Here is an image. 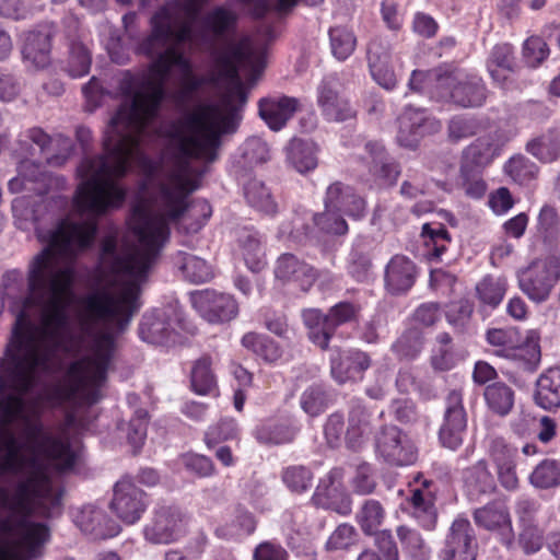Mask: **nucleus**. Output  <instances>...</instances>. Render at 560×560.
<instances>
[{
  "label": "nucleus",
  "mask_w": 560,
  "mask_h": 560,
  "mask_svg": "<svg viewBox=\"0 0 560 560\" xmlns=\"http://www.w3.org/2000/svg\"><path fill=\"white\" fill-rule=\"evenodd\" d=\"M329 39L332 55L340 61L348 59L357 46L353 32L343 26L330 27Z\"/></svg>",
  "instance_id": "0e129e2a"
},
{
  "label": "nucleus",
  "mask_w": 560,
  "mask_h": 560,
  "mask_svg": "<svg viewBox=\"0 0 560 560\" xmlns=\"http://www.w3.org/2000/svg\"><path fill=\"white\" fill-rule=\"evenodd\" d=\"M151 31L137 46V52L152 58L158 50L170 43L174 46L185 44L191 39L190 24L184 22L175 28V16L170 4L160 7L150 19Z\"/></svg>",
  "instance_id": "6e6552de"
},
{
  "label": "nucleus",
  "mask_w": 560,
  "mask_h": 560,
  "mask_svg": "<svg viewBox=\"0 0 560 560\" xmlns=\"http://www.w3.org/2000/svg\"><path fill=\"white\" fill-rule=\"evenodd\" d=\"M184 514L176 505L159 504L142 529L143 537L153 545H168L179 537Z\"/></svg>",
  "instance_id": "2eb2a0df"
},
{
  "label": "nucleus",
  "mask_w": 560,
  "mask_h": 560,
  "mask_svg": "<svg viewBox=\"0 0 560 560\" xmlns=\"http://www.w3.org/2000/svg\"><path fill=\"white\" fill-rule=\"evenodd\" d=\"M396 533L402 549L412 560L431 559L432 550L418 530L406 525H400L397 527Z\"/></svg>",
  "instance_id": "4d7b16f0"
},
{
  "label": "nucleus",
  "mask_w": 560,
  "mask_h": 560,
  "mask_svg": "<svg viewBox=\"0 0 560 560\" xmlns=\"http://www.w3.org/2000/svg\"><path fill=\"white\" fill-rule=\"evenodd\" d=\"M312 228H307L305 236L308 240L316 238L318 235L343 236L349 231V225L343 215L334 209H325L315 212L312 217Z\"/></svg>",
  "instance_id": "e433bc0d"
},
{
  "label": "nucleus",
  "mask_w": 560,
  "mask_h": 560,
  "mask_svg": "<svg viewBox=\"0 0 560 560\" xmlns=\"http://www.w3.org/2000/svg\"><path fill=\"white\" fill-rule=\"evenodd\" d=\"M508 287L505 278L493 275H486L476 283L474 296L477 301V312L483 319L500 306Z\"/></svg>",
  "instance_id": "7c9ffc66"
},
{
  "label": "nucleus",
  "mask_w": 560,
  "mask_h": 560,
  "mask_svg": "<svg viewBox=\"0 0 560 560\" xmlns=\"http://www.w3.org/2000/svg\"><path fill=\"white\" fill-rule=\"evenodd\" d=\"M155 55L150 66L152 75L124 73L119 91L131 98V104L118 107L112 116L103 138L104 153L84 158L78 167L79 176L85 179L75 189L73 206L81 214L102 217L124 206L127 188L118 180L128 174L129 160L139 145L131 129L141 131L158 117L172 68H188L189 59L174 45Z\"/></svg>",
  "instance_id": "f03ea898"
},
{
  "label": "nucleus",
  "mask_w": 560,
  "mask_h": 560,
  "mask_svg": "<svg viewBox=\"0 0 560 560\" xmlns=\"http://www.w3.org/2000/svg\"><path fill=\"white\" fill-rule=\"evenodd\" d=\"M177 322V326L186 329L184 319L175 310L172 315L166 311H153L143 315L139 325L140 338L151 345L168 346L176 341V330L173 322Z\"/></svg>",
  "instance_id": "412c9836"
},
{
  "label": "nucleus",
  "mask_w": 560,
  "mask_h": 560,
  "mask_svg": "<svg viewBox=\"0 0 560 560\" xmlns=\"http://www.w3.org/2000/svg\"><path fill=\"white\" fill-rule=\"evenodd\" d=\"M521 291L534 303L546 302L560 280V255L534 259L517 275Z\"/></svg>",
  "instance_id": "1a4fd4ad"
},
{
  "label": "nucleus",
  "mask_w": 560,
  "mask_h": 560,
  "mask_svg": "<svg viewBox=\"0 0 560 560\" xmlns=\"http://www.w3.org/2000/svg\"><path fill=\"white\" fill-rule=\"evenodd\" d=\"M130 230L137 237L140 249L130 247L118 250V238L108 233L100 242L98 264L103 272L112 277L126 276L118 295L102 290L88 294L83 301L82 324H114L125 330L132 316L141 307V282L168 242L170 230L161 215L152 214L144 206L132 208Z\"/></svg>",
  "instance_id": "7ed1b4c3"
},
{
  "label": "nucleus",
  "mask_w": 560,
  "mask_h": 560,
  "mask_svg": "<svg viewBox=\"0 0 560 560\" xmlns=\"http://www.w3.org/2000/svg\"><path fill=\"white\" fill-rule=\"evenodd\" d=\"M242 346L268 364H277L283 357V348L267 335L255 331L246 332Z\"/></svg>",
  "instance_id": "79ce46f5"
},
{
  "label": "nucleus",
  "mask_w": 560,
  "mask_h": 560,
  "mask_svg": "<svg viewBox=\"0 0 560 560\" xmlns=\"http://www.w3.org/2000/svg\"><path fill=\"white\" fill-rule=\"evenodd\" d=\"M243 192L247 203L252 208L267 215H273L277 213V202L275 201L270 190L261 180L257 178L248 179L244 184Z\"/></svg>",
  "instance_id": "3c124183"
},
{
  "label": "nucleus",
  "mask_w": 560,
  "mask_h": 560,
  "mask_svg": "<svg viewBox=\"0 0 560 560\" xmlns=\"http://www.w3.org/2000/svg\"><path fill=\"white\" fill-rule=\"evenodd\" d=\"M376 453L388 464L408 466L417 460V448L396 425H384L376 436Z\"/></svg>",
  "instance_id": "f3484780"
},
{
  "label": "nucleus",
  "mask_w": 560,
  "mask_h": 560,
  "mask_svg": "<svg viewBox=\"0 0 560 560\" xmlns=\"http://www.w3.org/2000/svg\"><path fill=\"white\" fill-rule=\"evenodd\" d=\"M150 504V495L139 488L131 475H125L113 487L112 513L126 525L138 523Z\"/></svg>",
  "instance_id": "9b49d317"
},
{
  "label": "nucleus",
  "mask_w": 560,
  "mask_h": 560,
  "mask_svg": "<svg viewBox=\"0 0 560 560\" xmlns=\"http://www.w3.org/2000/svg\"><path fill=\"white\" fill-rule=\"evenodd\" d=\"M103 523H113L106 514L94 506H84L75 516V524L85 534L95 537H105L106 530Z\"/></svg>",
  "instance_id": "052dcab7"
},
{
  "label": "nucleus",
  "mask_w": 560,
  "mask_h": 560,
  "mask_svg": "<svg viewBox=\"0 0 560 560\" xmlns=\"http://www.w3.org/2000/svg\"><path fill=\"white\" fill-rule=\"evenodd\" d=\"M0 534L5 537L20 534L19 540L14 544L24 548L30 555L35 553L50 536L46 524L30 522L27 517L13 515L0 517Z\"/></svg>",
  "instance_id": "aec40b11"
},
{
  "label": "nucleus",
  "mask_w": 560,
  "mask_h": 560,
  "mask_svg": "<svg viewBox=\"0 0 560 560\" xmlns=\"http://www.w3.org/2000/svg\"><path fill=\"white\" fill-rule=\"evenodd\" d=\"M467 422L463 392L460 389H452L445 398L443 422L438 432L441 445L451 451L458 450L464 442Z\"/></svg>",
  "instance_id": "4468645a"
},
{
  "label": "nucleus",
  "mask_w": 560,
  "mask_h": 560,
  "mask_svg": "<svg viewBox=\"0 0 560 560\" xmlns=\"http://www.w3.org/2000/svg\"><path fill=\"white\" fill-rule=\"evenodd\" d=\"M281 480L290 492L302 494L312 488L314 472L305 465H289L281 470Z\"/></svg>",
  "instance_id": "13d9d810"
},
{
  "label": "nucleus",
  "mask_w": 560,
  "mask_h": 560,
  "mask_svg": "<svg viewBox=\"0 0 560 560\" xmlns=\"http://www.w3.org/2000/svg\"><path fill=\"white\" fill-rule=\"evenodd\" d=\"M370 366L371 358L359 349H336L330 355V374L338 384L361 381Z\"/></svg>",
  "instance_id": "393cba45"
},
{
  "label": "nucleus",
  "mask_w": 560,
  "mask_h": 560,
  "mask_svg": "<svg viewBox=\"0 0 560 560\" xmlns=\"http://www.w3.org/2000/svg\"><path fill=\"white\" fill-rule=\"evenodd\" d=\"M275 278L283 285H293L308 292L319 277V271L291 253H284L276 261Z\"/></svg>",
  "instance_id": "b1692460"
},
{
  "label": "nucleus",
  "mask_w": 560,
  "mask_h": 560,
  "mask_svg": "<svg viewBox=\"0 0 560 560\" xmlns=\"http://www.w3.org/2000/svg\"><path fill=\"white\" fill-rule=\"evenodd\" d=\"M439 82L447 90L452 102L460 107H480L486 103L488 89L481 77L477 74L445 73Z\"/></svg>",
  "instance_id": "dca6fc26"
},
{
  "label": "nucleus",
  "mask_w": 560,
  "mask_h": 560,
  "mask_svg": "<svg viewBox=\"0 0 560 560\" xmlns=\"http://www.w3.org/2000/svg\"><path fill=\"white\" fill-rule=\"evenodd\" d=\"M530 482L540 489H549L560 485V464L556 460H542L532 472Z\"/></svg>",
  "instance_id": "774afa93"
},
{
  "label": "nucleus",
  "mask_w": 560,
  "mask_h": 560,
  "mask_svg": "<svg viewBox=\"0 0 560 560\" xmlns=\"http://www.w3.org/2000/svg\"><path fill=\"white\" fill-rule=\"evenodd\" d=\"M539 341V334L535 330H529L525 337L521 335L518 345L513 346L505 359L513 361L518 369L525 372H535L541 360Z\"/></svg>",
  "instance_id": "72a5a7b5"
},
{
  "label": "nucleus",
  "mask_w": 560,
  "mask_h": 560,
  "mask_svg": "<svg viewBox=\"0 0 560 560\" xmlns=\"http://www.w3.org/2000/svg\"><path fill=\"white\" fill-rule=\"evenodd\" d=\"M504 172L515 183L525 184L537 176L538 166L528 158L516 154L504 164Z\"/></svg>",
  "instance_id": "338daca9"
},
{
  "label": "nucleus",
  "mask_w": 560,
  "mask_h": 560,
  "mask_svg": "<svg viewBox=\"0 0 560 560\" xmlns=\"http://www.w3.org/2000/svg\"><path fill=\"white\" fill-rule=\"evenodd\" d=\"M317 105L327 121L342 122L355 117V109L340 92L335 77H327L317 86Z\"/></svg>",
  "instance_id": "5701e85b"
},
{
  "label": "nucleus",
  "mask_w": 560,
  "mask_h": 560,
  "mask_svg": "<svg viewBox=\"0 0 560 560\" xmlns=\"http://www.w3.org/2000/svg\"><path fill=\"white\" fill-rule=\"evenodd\" d=\"M191 390L200 396H219L217 376L212 371V359L205 354L192 364L190 371Z\"/></svg>",
  "instance_id": "58836bf2"
},
{
  "label": "nucleus",
  "mask_w": 560,
  "mask_h": 560,
  "mask_svg": "<svg viewBox=\"0 0 560 560\" xmlns=\"http://www.w3.org/2000/svg\"><path fill=\"white\" fill-rule=\"evenodd\" d=\"M431 481L425 480L421 488L411 490L408 499L413 514L422 527L433 529L436 523L435 495L430 491Z\"/></svg>",
  "instance_id": "4c0bfd02"
},
{
  "label": "nucleus",
  "mask_w": 560,
  "mask_h": 560,
  "mask_svg": "<svg viewBox=\"0 0 560 560\" xmlns=\"http://www.w3.org/2000/svg\"><path fill=\"white\" fill-rule=\"evenodd\" d=\"M493 156L494 147L492 138L490 136L477 138L463 151L460 174H467L468 171H477V168L488 165L493 160Z\"/></svg>",
  "instance_id": "ea45409f"
},
{
  "label": "nucleus",
  "mask_w": 560,
  "mask_h": 560,
  "mask_svg": "<svg viewBox=\"0 0 560 560\" xmlns=\"http://www.w3.org/2000/svg\"><path fill=\"white\" fill-rule=\"evenodd\" d=\"M173 260L184 278L192 283H203L212 278L211 268L202 258L185 252H177Z\"/></svg>",
  "instance_id": "603ef678"
},
{
  "label": "nucleus",
  "mask_w": 560,
  "mask_h": 560,
  "mask_svg": "<svg viewBox=\"0 0 560 560\" xmlns=\"http://www.w3.org/2000/svg\"><path fill=\"white\" fill-rule=\"evenodd\" d=\"M397 142L400 147L416 149L421 138L441 129V124L431 117L425 109L408 106L399 115Z\"/></svg>",
  "instance_id": "a211bd4d"
},
{
  "label": "nucleus",
  "mask_w": 560,
  "mask_h": 560,
  "mask_svg": "<svg viewBox=\"0 0 560 560\" xmlns=\"http://www.w3.org/2000/svg\"><path fill=\"white\" fill-rule=\"evenodd\" d=\"M247 54L240 43L230 42L224 49L217 54L214 61L219 73L224 79L235 83H242L238 74V65L246 60Z\"/></svg>",
  "instance_id": "a18cd8bd"
},
{
  "label": "nucleus",
  "mask_w": 560,
  "mask_h": 560,
  "mask_svg": "<svg viewBox=\"0 0 560 560\" xmlns=\"http://www.w3.org/2000/svg\"><path fill=\"white\" fill-rule=\"evenodd\" d=\"M368 62L373 79L386 90H393L396 86V75L387 65V55L383 57L374 54L372 44L368 47Z\"/></svg>",
  "instance_id": "69168bd1"
},
{
  "label": "nucleus",
  "mask_w": 560,
  "mask_h": 560,
  "mask_svg": "<svg viewBox=\"0 0 560 560\" xmlns=\"http://www.w3.org/2000/svg\"><path fill=\"white\" fill-rule=\"evenodd\" d=\"M299 428L289 419H275L264 422L256 429V439L264 444H287L294 441Z\"/></svg>",
  "instance_id": "c03bdc74"
},
{
  "label": "nucleus",
  "mask_w": 560,
  "mask_h": 560,
  "mask_svg": "<svg viewBox=\"0 0 560 560\" xmlns=\"http://www.w3.org/2000/svg\"><path fill=\"white\" fill-rule=\"evenodd\" d=\"M477 547L470 522L467 518L457 517L448 529L438 558L439 560H476Z\"/></svg>",
  "instance_id": "6ab92c4d"
},
{
  "label": "nucleus",
  "mask_w": 560,
  "mask_h": 560,
  "mask_svg": "<svg viewBox=\"0 0 560 560\" xmlns=\"http://www.w3.org/2000/svg\"><path fill=\"white\" fill-rule=\"evenodd\" d=\"M300 106V100L293 96H269L259 100L258 113L272 131H279L287 126Z\"/></svg>",
  "instance_id": "cd10ccee"
},
{
  "label": "nucleus",
  "mask_w": 560,
  "mask_h": 560,
  "mask_svg": "<svg viewBox=\"0 0 560 560\" xmlns=\"http://www.w3.org/2000/svg\"><path fill=\"white\" fill-rule=\"evenodd\" d=\"M25 436L34 445L35 451L55 463L60 471L71 470L77 462V455L68 439H61L45 432L42 422H30L24 430Z\"/></svg>",
  "instance_id": "f8f14e48"
},
{
  "label": "nucleus",
  "mask_w": 560,
  "mask_h": 560,
  "mask_svg": "<svg viewBox=\"0 0 560 560\" xmlns=\"http://www.w3.org/2000/svg\"><path fill=\"white\" fill-rule=\"evenodd\" d=\"M534 399L546 410L560 408V366L549 368L538 377Z\"/></svg>",
  "instance_id": "c9c22d12"
},
{
  "label": "nucleus",
  "mask_w": 560,
  "mask_h": 560,
  "mask_svg": "<svg viewBox=\"0 0 560 560\" xmlns=\"http://www.w3.org/2000/svg\"><path fill=\"white\" fill-rule=\"evenodd\" d=\"M475 523L488 530L500 528L511 529V518L508 506L501 500H494L487 505L476 509L474 512Z\"/></svg>",
  "instance_id": "8fccbe9b"
},
{
  "label": "nucleus",
  "mask_w": 560,
  "mask_h": 560,
  "mask_svg": "<svg viewBox=\"0 0 560 560\" xmlns=\"http://www.w3.org/2000/svg\"><path fill=\"white\" fill-rule=\"evenodd\" d=\"M0 451L4 452L1 463L12 475L20 474L26 465L33 470L32 460L39 464L35 458L27 459L22 454V445L10 428H0Z\"/></svg>",
  "instance_id": "f704fd0d"
},
{
  "label": "nucleus",
  "mask_w": 560,
  "mask_h": 560,
  "mask_svg": "<svg viewBox=\"0 0 560 560\" xmlns=\"http://www.w3.org/2000/svg\"><path fill=\"white\" fill-rule=\"evenodd\" d=\"M238 244L247 268L253 272L262 270L266 259L261 235L257 231L244 229L238 236Z\"/></svg>",
  "instance_id": "de8ad7c7"
},
{
  "label": "nucleus",
  "mask_w": 560,
  "mask_h": 560,
  "mask_svg": "<svg viewBox=\"0 0 560 560\" xmlns=\"http://www.w3.org/2000/svg\"><path fill=\"white\" fill-rule=\"evenodd\" d=\"M98 224L94 220H61L49 234L48 245L31 260L27 269L30 294L24 308L43 306L40 323L35 324L22 310L0 359V425H10L24 410L23 396L35 386L38 372H46L56 345L69 326L68 306L74 284V270L58 267L57 257H74L90 249Z\"/></svg>",
  "instance_id": "f257e3e1"
},
{
  "label": "nucleus",
  "mask_w": 560,
  "mask_h": 560,
  "mask_svg": "<svg viewBox=\"0 0 560 560\" xmlns=\"http://www.w3.org/2000/svg\"><path fill=\"white\" fill-rule=\"evenodd\" d=\"M483 395L489 409L499 416H506L513 408L514 390L503 382L488 385Z\"/></svg>",
  "instance_id": "5fc2aeb1"
},
{
  "label": "nucleus",
  "mask_w": 560,
  "mask_h": 560,
  "mask_svg": "<svg viewBox=\"0 0 560 560\" xmlns=\"http://www.w3.org/2000/svg\"><path fill=\"white\" fill-rule=\"evenodd\" d=\"M365 149L371 158L370 174L384 185H395L400 175L399 164L388 156L384 145L377 141L368 142Z\"/></svg>",
  "instance_id": "473e14b6"
},
{
  "label": "nucleus",
  "mask_w": 560,
  "mask_h": 560,
  "mask_svg": "<svg viewBox=\"0 0 560 560\" xmlns=\"http://www.w3.org/2000/svg\"><path fill=\"white\" fill-rule=\"evenodd\" d=\"M202 27L214 37L222 38L235 31L237 15L224 7H215L210 10L201 20Z\"/></svg>",
  "instance_id": "864d4df0"
},
{
  "label": "nucleus",
  "mask_w": 560,
  "mask_h": 560,
  "mask_svg": "<svg viewBox=\"0 0 560 560\" xmlns=\"http://www.w3.org/2000/svg\"><path fill=\"white\" fill-rule=\"evenodd\" d=\"M194 308L209 323H224L235 318L238 304L233 295L206 289L191 294Z\"/></svg>",
  "instance_id": "4be33fe9"
},
{
  "label": "nucleus",
  "mask_w": 560,
  "mask_h": 560,
  "mask_svg": "<svg viewBox=\"0 0 560 560\" xmlns=\"http://www.w3.org/2000/svg\"><path fill=\"white\" fill-rule=\"evenodd\" d=\"M372 432L371 412L359 400L350 404L345 433V444L348 450L360 451Z\"/></svg>",
  "instance_id": "2f4dec72"
},
{
  "label": "nucleus",
  "mask_w": 560,
  "mask_h": 560,
  "mask_svg": "<svg viewBox=\"0 0 560 560\" xmlns=\"http://www.w3.org/2000/svg\"><path fill=\"white\" fill-rule=\"evenodd\" d=\"M179 168L180 172L171 175V184L162 185L160 189L164 212L149 210L154 215H161L170 231V223L177 222L185 214L188 209L187 198L199 188V179L188 176L187 170Z\"/></svg>",
  "instance_id": "ddd939ff"
},
{
  "label": "nucleus",
  "mask_w": 560,
  "mask_h": 560,
  "mask_svg": "<svg viewBox=\"0 0 560 560\" xmlns=\"http://www.w3.org/2000/svg\"><path fill=\"white\" fill-rule=\"evenodd\" d=\"M328 404L329 396L323 384H312L300 397V406L310 417H317L323 413Z\"/></svg>",
  "instance_id": "e2e57ef3"
},
{
  "label": "nucleus",
  "mask_w": 560,
  "mask_h": 560,
  "mask_svg": "<svg viewBox=\"0 0 560 560\" xmlns=\"http://www.w3.org/2000/svg\"><path fill=\"white\" fill-rule=\"evenodd\" d=\"M56 32L52 25L44 24L30 31L24 38L22 57L35 68L43 69L50 63L51 40Z\"/></svg>",
  "instance_id": "c756f323"
},
{
  "label": "nucleus",
  "mask_w": 560,
  "mask_h": 560,
  "mask_svg": "<svg viewBox=\"0 0 560 560\" xmlns=\"http://www.w3.org/2000/svg\"><path fill=\"white\" fill-rule=\"evenodd\" d=\"M385 510L380 501L374 499L365 500L355 515V521L366 536L376 534L385 518Z\"/></svg>",
  "instance_id": "bf43d9fd"
},
{
  "label": "nucleus",
  "mask_w": 560,
  "mask_h": 560,
  "mask_svg": "<svg viewBox=\"0 0 560 560\" xmlns=\"http://www.w3.org/2000/svg\"><path fill=\"white\" fill-rule=\"evenodd\" d=\"M527 153L542 163H551L560 158V136L556 129L532 138L525 145Z\"/></svg>",
  "instance_id": "49530a36"
},
{
  "label": "nucleus",
  "mask_w": 560,
  "mask_h": 560,
  "mask_svg": "<svg viewBox=\"0 0 560 560\" xmlns=\"http://www.w3.org/2000/svg\"><path fill=\"white\" fill-rule=\"evenodd\" d=\"M486 68L495 84L504 90L511 89V75L517 69L513 46L508 43L494 45L487 58Z\"/></svg>",
  "instance_id": "c85d7f7f"
},
{
  "label": "nucleus",
  "mask_w": 560,
  "mask_h": 560,
  "mask_svg": "<svg viewBox=\"0 0 560 560\" xmlns=\"http://www.w3.org/2000/svg\"><path fill=\"white\" fill-rule=\"evenodd\" d=\"M116 348L113 332L102 330L93 334L89 347L91 354L71 362L62 377L44 389V399L52 406H62L89 388L102 386Z\"/></svg>",
  "instance_id": "20e7f679"
},
{
  "label": "nucleus",
  "mask_w": 560,
  "mask_h": 560,
  "mask_svg": "<svg viewBox=\"0 0 560 560\" xmlns=\"http://www.w3.org/2000/svg\"><path fill=\"white\" fill-rule=\"evenodd\" d=\"M417 277V265L406 255L396 254L385 266V289L393 295L405 294L415 285Z\"/></svg>",
  "instance_id": "bb28decb"
},
{
  "label": "nucleus",
  "mask_w": 560,
  "mask_h": 560,
  "mask_svg": "<svg viewBox=\"0 0 560 560\" xmlns=\"http://www.w3.org/2000/svg\"><path fill=\"white\" fill-rule=\"evenodd\" d=\"M34 469L20 479L9 491L0 487V508L9 515L31 517L38 515L50 518L61 513L62 492L54 482L42 464L32 460Z\"/></svg>",
  "instance_id": "39448f33"
},
{
  "label": "nucleus",
  "mask_w": 560,
  "mask_h": 560,
  "mask_svg": "<svg viewBox=\"0 0 560 560\" xmlns=\"http://www.w3.org/2000/svg\"><path fill=\"white\" fill-rule=\"evenodd\" d=\"M247 96L242 83L226 91L222 96L221 106L223 114L218 116V121H212L218 114L214 106H203L197 112L187 116V122L196 131H202L205 147L207 148L208 161L217 159V151L221 145V137L226 133H234L242 120L241 112L246 103Z\"/></svg>",
  "instance_id": "423d86ee"
},
{
  "label": "nucleus",
  "mask_w": 560,
  "mask_h": 560,
  "mask_svg": "<svg viewBox=\"0 0 560 560\" xmlns=\"http://www.w3.org/2000/svg\"><path fill=\"white\" fill-rule=\"evenodd\" d=\"M317 151L314 142L293 139L287 147V161L296 172L306 174L317 167Z\"/></svg>",
  "instance_id": "a19ab883"
},
{
  "label": "nucleus",
  "mask_w": 560,
  "mask_h": 560,
  "mask_svg": "<svg viewBox=\"0 0 560 560\" xmlns=\"http://www.w3.org/2000/svg\"><path fill=\"white\" fill-rule=\"evenodd\" d=\"M361 311L362 307L357 302L340 301L329 307L327 313L319 308L304 310L302 320L310 341L325 351L339 327L359 322Z\"/></svg>",
  "instance_id": "0eeeda50"
},
{
  "label": "nucleus",
  "mask_w": 560,
  "mask_h": 560,
  "mask_svg": "<svg viewBox=\"0 0 560 560\" xmlns=\"http://www.w3.org/2000/svg\"><path fill=\"white\" fill-rule=\"evenodd\" d=\"M163 137L168 140L167 148L173 150L172 156L183 170L188 168L190 160L208 161L203 132L194 130L187 122V117L170 122Z\"/></svg>",
  "instance_id": "9d476101"
},
{
  "label": "nucleus",
  "mask_w": 560,
  "mask_h": 560,
  "mask_svg": "<svg viewBox=\"0 0 560 560\" xmlns=\"http://www.w3.org/2000/svg\"><path fill=\"white\" fill-rule=\"evenodd\" d=\"M522 334L514 327L490 328L486 332L487 342L494 348V354L506 358L514 345H518Z\"/></svg>",
  "instance_id": "680f3d73"
},
{
  "label": "nucleus",
  "mask_w": 560,
  "mask_h": 560,
  "mask_svg": "<svg viewBox=\"0 0 560 560\" xmlns=\"http://www.w3.org/2000/svg\"><path fill=\"white\" fill-rule=\"evenodd\" d=\"M424 336L421 329L411 327L406 329L392 345L393 353L399 360H413L423 349Z\"/></svg>",
  "instance_id": "6e6d98bb"
},
{
  "label": "nucleus",
  "mask_w": 560,
  "mask_h": 560,
  "mask_svg": "<svg viewBox=\"0 0 560 560\" xmlns=\"http://www.w3.org/2000/svg\"><path fill=\"white\" fill-rule=\"evenodd\" d=\"M464 483L471 499H477L481 494L491 493L495 490L494 478L485 460H479L465 470Z\"/></svg>",
  "instance_id": "09e8293b"
},
{
  "label": "nucleus",
  "mask_w": 560,
  "mask_h": 560,
  "mask_svg": "<svg viewBox=\"0 0 560 560\" xmlns=\"http://www.w3.org/2000/svg\"><path fill=\"white\" fill-rule=\"evenodd\" d=\"M323 203L325 209H334L353 220L362 219L366 212V200L353 187L339 180L326 188Z\"/></svg>",
  "instance_id": "a878e982"
},
{
  "label": "nucleus",
  "mask_w": 560,
  "mask_h": 560,
  "mask_svg": "<svg viewBox=\"0 0 560 560\" xmlns=\"http://www.w3.org/2000/svg\"><path fill=\"white\" fill-rule=\"evenodd\" d=\"M420 236L424 246V256L429 260L439 261L452 243V236L442 223H424Z\"/></svg>",
  "instance_id": "37998d69"
}]
</instances>
